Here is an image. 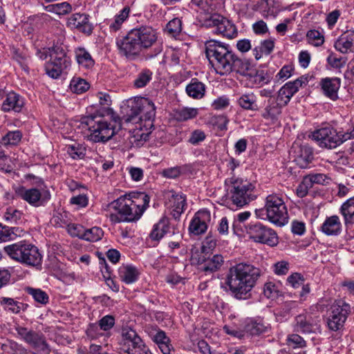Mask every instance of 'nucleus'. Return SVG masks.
<instances>
[{
	"instance_id": "e433bc0d",
	"label": "nucleus",
	"mask_w": 354,
	"mask_h": 354,
	"mask_svg": "<svg viewBox=\"0 0 354 354\" xmlns=\"http://www.w3.org/2000/svg\"><path fill=\"white\" fill-rule=\"evenodd\" d=\"M0 304L3 306V308L12 313L18 314L21 310H26L28 308V304L19 302L15 301L12 298L9 297H2L0 299Z\"/></svg>"
},
{
	"instance_id": "ea45409f",
	"label": "nucleus",
	"mask_w": 354,
	"mask_h": 354,
	"mask_svg": "<svg viewBox=\"0 0 354 354\" xmlns=\"http://www.w3.org/2000/svg\"><path fill=\"white\" fill-rule=\"evenodd\" d=\"M223 263V257L220 254H215L212 258H207V261L203 265L202 270L205 272H214L217 271Z\"/></svg>"
},
{
	"instance_id": "4d7b16f0",
	"label": "nucleus",
	"mask_w": 354,
	"mask_h": 354,
	"mask_svg": "<svg viewBox=\"0 0 354 354\" xmlns=\"http://www.w3.org/2000/svg\"><path fill=\"white\" fill-rule=\"evenodd\" d=\"M50 7V10L59 15H66L70 12L72 10L71 6L67 2L53 4Z\"/></svg>"
},
{
	"instance_id": "9d476101",
	"label": "nucleus",
	"mask_w": 354,
	"mask_h": 354,
	"mask_svg": "<svg viewBox=\"0 0 354 354\" xmlns=\"http://www.w3.org/2000/svg\"><path fill=\"white\" fill-rule=\"evenodd\" d=\"M230 183L232 185L230 190V198L236 207H242L256 199L255 187L252 183L243 182L242 179L234 176L230 178Z\"/></svg>"
},
{
	"instance_id": "3c124183",
	"label": "nucleus",
	"mask_w": 354,
	"mask_h": 354,
	"mask_svg": "<svg viewBox=\"0 0 354 354\" xmlns=\"http://www.w3.org/2000/svg\"><path fill=\"white\" fill-rule=\"evenodd\" d=\"M306 37L308 42L315 46H320L324 42V35L317 30H310L307 32Z\"/></svg>"
},
{
	"instance_id": "49530a36",
	"label": "nucleus",
	"mask_w": 354,
	"mask_h": 354,
	"mask_svg": "<svg viewBox=\"0 0 354 354\" xmlns=\"http://www.w3.org/2000/svg\"><path fill=\"white\" fill-rule=\"evenodd\" d=\"M22 138V133L19 131L8 132L1 138V143L3 145H17Z\"/></svg>"
},
{
	"instance_id": "603ef678",
	"label": "nucleus",
	"mask_w": 354,
	"mask_h": 354,
	"mask_svg": "<svg viewBox=\"0 0 354 354\" xmlns=\"http://www.w3.org/2000/svg\"><path fill=\"white\" fill-rule=\"evenodd\" d=\"M100 330L109 331L115 325V317L113 315H105L102 317L97 324Z\"/></svg>"
},
{
	"instance_id": "72a5a7b5",
	"label": "nucleus",
	"mask_w": 354,
	"mask_h": 354,
	"mask_svg": "<svg viewBox=\"0 0 354 354\" xmlns=\"http://www.w3.org/2000/svg\"><path fill=\"white\" fill-rule=\"evenodd\" d=\"M70 65L60 62L50 60L45 65V71L46 73L52 78H58L64 70L66 69Z\"/></svg>"
},
{
	"instance_id": "58836bf2",
	"label": "nucleus",
	"mask_w": 354,
	"mask_h": 354,
	"mask_svg": "<svg viewBox=\"0 0 354 354\" xmlns=\"http://www.w3.org/2000/svg\"><path fill=\"white\" fill-rule=\"evenodd\" d=\"M295 328L297 332L310 333L314 330V325L310 322L306 315H299L295 318Z\"/></svg>"
},
{
	"instance_id": "4be33fe9",
	"label": "nucleus",
	"mask_w": 354,
	"mask_h": 354,
	"mask_svg": "<svg viewBox=\"0 0 354 354\" xmlns=\"http://www.w3.org/2000/svg\"><path fill=\"white\" fill-rule=\"evenodd\" d=\"M24 106V100L21 96L15 92H10L2 104V110L5 112L14 111L20 112Z\"/></svg>"
},
{
	"instance_id": "f3484780",
	"label": "nucleus",
	"mask_w": 354,
	"mask_h": 354,
	"mask_svg": "<svg viewBox=\"0 0 354 354\" xmlns=\"http://www.w3.org/2000/svg\"><path fill=\"white\" fill-rule=\"evenodd\" d=\"M308 78L301 76L295 81L286 83L277 92L275 100L284 107L290 102L291 97L299 91L301 87H304L308 84Z\"/></svg>"
},
{
	"instance_id": "6e6d98bb",
	"label": "nucleus",
	"mask_w": 354,
	"mask_h": 354,
	"mask_svg": "<svg viewBox=\"0 0 354 354\" xmlns=\"http://www.w3.org/2000/svg\"><path fill=\"white\" fill-rule=\"evenodd\" d=\"M288 344L292 346L293 348H304L306 346V342L300 335L297 334H291L288 335Z\"/></svg>"
},
{
	"instance_id": "79ce46f5",
	"label": "nucleus",
	"mask_w": 354,
	"mask_h": 354,
	"mask_svg": "<svg viewBox=\"0 0 354 354\" xmlns=\"http://www.w3.org/2000/svg\"><path fill=\"white\" fill-rule=\"evenodd\" d=\"M198 113L197 109L184 107L175 111L174 118L177 121L183 122L196 118Z\"/></svg>"
},
{
	"instance_id": "423d86ee",
	"label": "nucleus",
	"mask_w": 354,
	"mask_h": 354,
	"mask_svg": "<svg viewBox=\"0 0 354 354\" xmlns=\"http://www.w3.org/2000/svg\"><path fill=\"white\" fill-rule=\"evenodd\" d=\"M258 217L266 216V218L271 223L283 226L288 223V214L286 205L282 196L277 194H272L266 198L265 206L263 208L256 210Z\"/></svg>"
},
{
	"instance_id": "4c0bfd02",
	"label": "nucleus",
	"mask_w": 354,
	"mask_h": 354,
	"mask_svg": "<svg viewBox=\"0 0 354 354\" xmlns=\"http://www.w3.org/2000/svg\"><path fill=\"white\" fill-rule=\"evenodd\" d=\"M232 72H236L242 75H248V71L250 70L251 64L248 59H242L234 55V58L231 63Z\"/></svg>"
},
{
	"instance_id": "1a4fd4ad",
	"label": "nucleus",
	"mask_w": 354,
	"mask_h": 354,
	"mask_svg": "<svg viewBox=\"0 0 354 354\" xmlns=\"http://www.w3.org/2000/svg\"><path fill=\"white\" fill-rule=\"evenodd\" d=\"M110 206L117 211V214H111L110 219L114 223L133 222L138 220L142 215L132 201L127 199V196H122L113 201Z\"/></svg>"
},
{
	"instance_id": "774afa93",
	"label": "nucleus",
	"mask_w": 354,
	"mask_h": 354,
	"mask_svg": "<svg viewBox=\"0 0 354 354\" xmlns=\"http://www.w3.org/2000/svg\"><path fill=\"white\" fill-rule=\"evenodd\" d=\"M308 179L310 185L313 187L314 184L324 185L326 180L328 179L324 174H313L305 176Z\"/></svg>"
},
{
	"instance_id": "2eb2a0df",
	"label": "nucleus",
	"mask_w": 354,
	"mask_h": 354,
	"mask_svg": "<svg viewBox=\"0 0 354 354\" xmlns=\"http://www.w3.org/2000/svg\"><path fill=\"white\" fill-rule=\"evenodd\" d=\"M15 192L18 197L35 207L43 205L50 198L49 191L44 188L26 189L24 187H20L16 189Z\"/></svg>"
},
{
	"instance_id": "6ab92c4d",
	"label": "nucleus",
	"mask_w": 354,
	"mask_h": 354,
	"mask_svg": "<svg viewBox=\"0 0 354 354\" xmlns=\"http://www.w3.org/2000/svg\"><path fill=\"white\" fill-rule=\"evenodd\" d=\"M342 230V224L337 215L326 217L320 227V231L326 236H338Z\"/></svg>"
},
{
	"instance_id": "09e8293b",
	"label": "nucleus",
	"mask_w": 354,
	"mask_h": 354,
	"mask_svg": "<svg viewBox=\"0 0 354 354\" xmlns=\"http://www.w3.org/2000/svg\"><path fill=\"white\" fill-rule=\"evenodd\" d=\"M26 292L32 296L34 299L39 304H46L48 302V295L41 289L28 287L26 288Z\"/></svg>"
},
{
	"instance_id": "864d4df0",
	"label": "nucleus",
	"mask_w": 354,
	"mask_h": 354,
	"mask_svg": "<svg viewBox=\"0 0 354 354\" xmlns=\"http://www.w3.org/2000/svg\"><path fill=\"white\" fill-rule=\"evenodd\" d=\"M182 30V22L178 18H174L167 24V30L172 36L178 35Z\"/></svg>"
},
{
	"instance_id": "de8ad7c7",
	"label": "nucleus",
	"mask_w": 354,
	"mask_h": 354,
	"mask_svg": "<svg viewBox=\"0 0 354 354\" xmlns=\"http://www.w3.org/2000/svg\"><path fill=\"white\" fill-rule=\"evenodd\" d=\"M245 330L251 335H259L268 332V327L261 322L251 321L246 325Z\"/></svg>"
},
{
	"instance_id": "20e7f679",
	"label": "nucleus",
	"mask_w": 354,
	"mask_h": 354,
	"mask_svg": "<svg viewBox=\"0 0 354 354\" xmlns=\"http://www.w3.org/2000/svg\"><path fill=\"white\" fill-rule=\"evenodd\" d=\"M205 46L206 57L216 73L225 75L232 73L231 63L235 53L230 46L214 39L207 41Z\"/></svg>"
},
{
	"instance_id": "37998d69",
	"label": "nucleus",
	"mask_w": 354,
	"mask_h": 354,
	"mask_svg": "<svg viewBox=\"0 0 354 354\" xmlns=\"http://www.w3.org/2000/svg\"><path fill=\"white\" fill-rule=\"evenodd\" d=\"M90 88V84L84 79L74 77L70 83V88L74 93L82 94Z\"/></svg>"
},
{
	"instance_id": "b1692460",
	"label": "nucleus",
	"mask_w": 354,
	"mask_h": 354,
	"mask_svg": "<svg viewBox=\"0 0 354 354\" xmlns=\"http://www.w3.org/2000/svg\"><path fill=\"white\" fill-rule=\"evenodd\" d=\"M340 86V79L338 77H326L322 80V88L326 95L331 100L337 98V91Z\"/></svg>"
},
{
	"instance_id": "aec40b11",
	"label": "nucleus",
	"mask_w": 354,
	"mask_h": 354,
	"mask_svg": "<svg viewBox=\"0 0 354 354\" xmlns=\"http://www.w3.org/2000/svg\"><path fill=\"white\" fill-rule=\"evenodd\" d=\"M210 218V215L207 212H198L196 213L194 217L192 220L189 230L190 232L199 235L206 232L207 225L206 221Z\"/></svg>"
},
{
	"instance_id": "c03bdc74",
	"label": "nucleus",
	"mask_w": 354,
	"mask_h": 354,
	"mask_svg": "<svg viewBox=\"0 0 354 354\" xmlns=\"http://www.w3.org/2000/svg\"><path fill=\"white\" fill-rule=\"evenodd\" d=\"M4 218L10 224H21L24 221V214L13 207H9L4 214Z\"/></svg>"
},
{
	"instance_id": "a211bd4d",
	"label": "nucleus",
	"mask_w": 354,
	"mask_h": 354,
	"mask_svg": "<svg viewBox=\"0 0 354 354\" xmlns=\"http://www.w3.org/2000/svg\"><path fill=\"white\" fill-rule=\"evenodd\" d=\"M68 26L79 31L90 35L93 28L88 21V16L85 14L75 13L72 15L68 19Z\"/></svg>"
},
{
	"instance_id": "412c9836",
	"label": "nucleus",
	"mask_w": 354,
	"mask_h": 354,
	"mask_svg": "<svg viewBox=\"0 0 354 354\" xmlns=\"http://www.w3.org/2000/svg\"><path fill=\"white\" fill-rule=\"evenodd\" d=\"M283 106L275 98H268L261 115L265 120H277L281 113Z\"/></svg>"
},
{
	"instance_id": "dca6fc26",
	"label": "nucleus",
	"mask_w": 354,
	"mask_h": 354,
	"mask_svg": "<svg viewBox=\"0 0 354 354\" xmlns=\"http://www.w3.org/2000/svg\"><path fill=\"white\" fill-rule=\"evenodd\" d=\"M312 137L320 142V146L328 149H334L344 142L342 133H337L332 127H326L315 131Z\"/></svg>"
},
{
	"instance_id": "c85d7f7f",
	"label": "nucleus",
	"mask_w": 354,
	"mask_h": 354,
	"mask_svg": "<svg viewBox=\"0 0 354 354\" xmlns=\"http://www.w3.org/2000/svg\"><path fill=\"white\" fill-rule=\"evenodd\" d=\"M153 342L156 343L160 349L162 354H169L170 350H173L174 347L171 344V340L166 333L162 330H158L153 335Z\"/></svg>"
},
{
	"instance_id": "ddd939ff",
	"label": "nucleus",
	"mask_w": 354,
	"mask_h": 354,
	"mask_svg": "<svg viewBox=\"0 0 354 354\" xmlns=\"http://www.w3.org/2000/svg\"><path fill=\"white\" fill-rule=\"evenodd\" d=\"M246 232L256 242L274 246L278 243L276 232L260 223H250L246 226Z\"/></svg>"
},
{
	"instance_id": "f8f14e48",
	"label": "nucleus",
	"mask_w": 354,
	"mask_h": 354,
	"mask_svg": "<svg viewBox=\"0 0 354 354\" xmlns=\"http://www.w3.org/2000/svg\"><path fill=\"white\" fill-rule=\"evenodd\" d=\"M17 334L21 338L32 348L41 354H50V346L48 344L44 335L33 330H28L26 327L18 326L16 328Z\"/></svg>"
},
{
	"instance_id": "bf43d9fd",
	"label": "nucleus",
	"mask_w": 354,
	"mask_h": 354,
	"mask_svg": "<svg viewBox=\"0 0 354 354\" xmlns=\"http://www.w3.org/2000/svg\"><path fill=\"white\" fill-rule=\"evenodd\" d=\"M294 68L291 65L283 66L279 72L276 75L275 77L277 81H285L292 76Z\"/></svg>"
},
{
	"instance_id": "bb28decb",
	"label": "nucleus",
	"mask_w": 354,
	"mask_h": 354,
	"mask_svg": "<svg viewBox=\"0 0 354 354\" xmlns=\"http://www.w3.org/2000/svg\"><path fill=\"white\" fill-rule=\"evenodd\" d=\"M48 53L50 57V60L60 62L70 65L71 59L67 56L66 47L63 44H56L53 47L48 48Z\"/></svg>"
},
{
	"instance_id": "0e129e2a",
	"label": "nucleus",
	"mask_w": 354,
	"mask_h": 354,
	"mask_svg": "<svg viewBox=\"0 0 354 354\" xmlns=\"http://www.w3.org/2000/svg\"><path fill=\"white\" fill-rule=\"evenodd\" d=\"M182 174V167L176 166L163 169L162 174L164 177L168 178H176Z\"/></svg>"
},
{
	"instance_id": "a878e982",
	"label": "nucleus",
	"mask_w": 354,
	"mask_h": 354,
	"mask_svg": "<svg viewBox=\"0 0 354 354\" xmlns=\"http://www.w3.org/2000/svg\"><path fill=\"white\" fill-rule=\"evenodd\" d=\"M169 230V221L166 217H162L153 226L149 234V238L152 241H159Z\"/></svg>"
},
{
	"instance_id": "f704fd0d",
	"label": "nucleus",
	"mask_w": 354,
	"mask_h": 354,
	"mask_svg": "<svg viewBox=\"0 0 354 354\" xmlns=\"http://www.w3.org/2000/svg\"><path fill=\"white\" fill-rule=\"evenodd\" d=\"M140 272L138 269L131 266H126L120 268L119 275L124 283L129 284L135 282L138 279Z\"/></svg>"
},
{
	"instance_id": "8fccbe9b",
	"label": "nucleus",
	"mask_w": 354,
	"mask_h": 354,
	"mask_svg": "<svg viewBox=\"0 0 354 354\" xmlns=\"http://www.w3.org/2000/svg\"><path fill=\"white\" fill-rule=\"evenodd\" d=\"M103 234L104 232L101 228L94 227L91 229L85 230L83 239L90 242H95L102 239Z\"/></svg>"
},
{
	"instance_id": "f257e3e1",
	"label": "nucleus",
	"mask_w": 354,
	"mask_h": 354,
	"mask_svg": "<svg viewBox=\"0 0 354 354\" xmlns=\"http://www.w3.org/2000/svg\"><path fill=\"white\" fill-rule=\"evenodd\" d=\"M116 46L120 55L131 61L138 59L144 50L153 48V53L147 55L149 58L162 51L157 30L147 25H138L131 29L124 37L117 40Z\"/></svg>"
},
{
	"instance_id": "2f4dec72",
	"label": "nucleus",
	"mask_w": 354,
	"mask_h": 354,
	"mask_svg": "<svg viewBox=\"0 0 354 354\" xmlns=\"http://www.w3.org/2000/svg\"><path fill=\"white\" fill-rule=\"evenodd\" d=\"M186 93L192 98H202L205 93V86L203 82L198 81V79L193 78L186 86Z\"/></svg>"
},
{
	"instance_id": "39448f33",
	"label": "nucleus",
	"mask_w": 354,
	"mask_h": 354,
	"mask_svg": "<svg viewBox=\"0 0 354 354\" xmlns=\"http://www.w3.org/2000/svg\"><path fill=\"white\" fill-rule=\"evenodd\" d=\"M127 114L119 118L124 123H137L145 121L144 127L151 128L156 115L153 102L147 97H138L129 102Z\"/></svg>"
},
{
	"instance_id": "9b49d317",
	"label": "nucleus",
	"mask_w": 354,
	"mask_h": 354,
	"mask_svg": "<svg viewBox=\"0 0 354 354\" xmlns=\"http://www.w3.org/2000/svg\"><path fill=\"white\" fill-rule=\"evenodd\" d=\"M348 313V304L340 301L333 304L328 311L326 317V324L328 329L333 332L343 330Z\"/></svg>"
},
{
	"instance_id": "e2e57ef3",
	"label": "nucleus",
	"mask_w": 354,
	"mask_h": 354,
	"mask_svg": "<svg viewBox=\"0 0 354 354\" xmlns=\"http://www.w3.org/2000/svg\"><path fill=\"white\" fill-rule=\"evenodd\" d=\"M287 281L291 286L296 288L303 285L304 278L300 273L295 272L288 277Z\"/></svg>"
},
{
	"instance_id": "680f3d73",
	"label": "nucleus",
	"mask_w": 354,
	"mask_h": 354,
	"mask_svg": "<svg viewBox=\"0 0 354 354\" xmlns=\"http://www.w3.org/2000/svg\"><path fill=\"white\" fill-rule=\"evenodd\" d=\"M310 188H312L310 183H309L308 178L304 177L302 182L298 185L297 188V195L300 198H303L308 194V190Z\"/></svg>"
},
{
	"instance_id": "6e6552de",
	"label": "nucleus",
	"mask_w": 354,
	"mask_h": 354,
	"mask_svg": "<svg viewBox=\"0 0 354 354\" xmlns=\"http://www.w3.org/2000/svg\"><path fill=\"white\" fill-rule=\"evenodd\" d=\"M118 344L120 349L128 354H149V348L136 331L127 324L123 325L120 329Z\"/></svg>"
},
{
	"instance_id": "cd10ccee",
	"label": "nucleus",
	"mask_w": 354,
	"mask_h": 354,
	"mask_svg": "<svg viewBox=\"0 0 354 354\" xmlns=\"http://www.w3.org/2000/svg\"><path fill=\"white\" fill-rule=\"evenodd\" d=\"M24 230L19 227L3 226L0 224V242L16 239L23 236Z\"/></svg>"
},
{
	"instance_id": "f03ea898",
	"label": "nucleus",
	"mask_w": 354,
	"mask_h": 354,
	"mask_svg": "<svg viewBox=\"0 0 354 354\" xmlns=\"http://www.w3.org/2000/svg\"><path fill=\"white\" fill-rule=\"evenodd\" d=\"M261 270L248 263H238L231 267L225 277V283L232 295L237 299H247L261 276Z\"/></svg>"
},
{
	"instance_id": "052dcab7",
	"label": "nucleus",
	"mask_w": 354,
	"mask_h": 354,
	"mask_svg": "<svg viewBox=\"0 0 354 354\" xmlns=\"http://www.w3.org/2000/svg\"><path fill=\"white\" fill-rule=\"evenodd\" d=\"M68 233L73 236H77L83 239L85 229L81 225L70 223L67 225Z\"/></svg>"
},
{
	"instance_id": "7c9ffc66",
	"label": "nucleus",
	"mask_w": 354,
	"mask_h": 354,
	"mask_svg": "<svg viewBox=\"0 0 354 354\" xmlns=\"http://www.w3.org/2000/svg\"><path fill=\"white\" fill-rule=\"evenodd\" d=\"M127 199L132 201L138 210L142 211V214L149 206V196L145 192H131L127 196Z\"/></svg>"
},
{
	"instance_id": "a18cd8bd",
	"label": "nucleus",
	"mask_w": 354,
	"mask_h": 354,
	"mask_svg": "<svg viewBox=\"0 0 354 354\" xmlns=\"http://www.w3.org/2000/svg\"><path fill=\"white\" fill-rule=\"evenodd\" d=\"M153 73L148 68L142 69L137 75L133 82L136 88L145 87L152 78Z\"/></svg>"
},
{
	"instance_id": "4468645a",
	"label": "nucleus",
	"mask_w": 354,
	"mask_h": 354,
	"mask_svg": "<svg viewBox=\"0 0 354 354\" xmlns=\"http://www.w3.org/2000/svg\"><path fill=\"white\" fill-rule=\"evenodd\" d=\"M207 27L212 28L214 34L221 35L227 39L236 37L238 32L236 26L225 17L214 14L205 21Z\"/></svg>"
},
{
	"instance_id": "473e14b6",
	"label": "nucleus",
	"mask_w": 354,
	"mask_h": 354,
	"mask_svg": "<svg viewBox=\"0 0 354 354\" xmlns=\"http://www.w3.org/2000/svg\"><path fill=\"white\" fill-rule=\"evenodd\" d=\"M354 37L350 36L349 33L345 36L342 35L334 44L335 49L342 53H347L354 51Z\"/></svg>"
},
{
	"instance_id": "69168bd1",
	"label": "nucleus",
	"mask_w": 354,
	"mask_h": 354,
	"mask_svg": "<svg viewBox=\"0 0 354 354\" xmlns=\"http://www.w3.org/2000/svg\"><path fill=\"white\" fill-rule=\"evenodd\" d=\"M288 270L289 263L288 261H281L274 264V272L277 275H285Z\"/></svg>"
},
{
	"instance_id": "5701e85b",
	"label": "nucleus",
	"mask_w": 354,
	"mask_h": 354,
	"mask_svg": "<svg viewBox=\"0 0 354 354\" xmlns=\"http://www.w3.org/2000/svg\"><path fill=\"white\" fill-rule=\"evenodd\" d=\"M296 153L295 161L300 168H306L313 159V153L308 146H299Z\"/></svg>"
},
{
	"instance_id": "7ed1b4c3",
	"label": "nucleus",
	"mask_w": 354,
	"mask_h": 354,
	"mask_svg": "<svg viewBox=\"0 0 354 354\" xmlns=\"http://www.w3.org/2000/svg\"><path fill=\"white\" fill-rule=\"evenodd\" d=\"M119 117L114 118L113 122L103 115L96 113L84 116L81 119V124L87 127L90 133L88 139L94 142H105L115 133L116 129H121L124 122H120Z\"/></svg>"
},
{
	"instance_id": "393cba45",
	"label": "nucleus",
	"mask_w": 354,
	"mask_h": 354,
	"mask_svg": "<svg viewBox=\"0 0 354 354\" xmlns=\"http://www.w3.org/2000/svg\"><path fill=\"white\" fill-rule=\"evenodd\" d=\"M339 212L344 218V225L349 227L354 225V197L350 198L341 206Z\"/></svg>"
},
{
	"instance_id": "0eeeda50",
	"label": "nucleus",
	"mask_w": 354,
	"mask_h": 354,
	"mask_svg": "<svg viewBox=\"0 0 354 354\" xmlns=\"http://www.w3.org/2000/svg\"><path fill=\"white\" fill-rule=\"evenodd\" d=\"M6 254L22 263L31 266H40L42 256L38 248L26 241H21L17 243L4 247Z\"/></svg>"
},
{
	"instance_id": "a19ab883",
	"label": "nucleus",
	"mask_w": 354,
	"mask_h": 354,
	"mask_svg": "<svg viewBox=\"0 0 354 354\" xmlns=\"http://www.w3.org/2000/svg\"><path fill=\"white\" fill-rule=\"evenodd\" d=\"M173 205L172 212L173 216L175 218H178L180 214L184 212L185 207L187 205L185 196L181 194H173Z\"/></svg>"
},
{
	"instance_id": "338daca9",
	"label": "nucleus",
	"mask_w": 354,
	"mask_h": 354,
	"mask_svg": "<svg viewBox=\"0 0 354 354\" xmlns=\"http://www.w3.org/2000/svg\"><path fill=\"white\" fill-rule=\"evenodd\" d=\"M206 138L205 133L201 130H194L189 138V142L196 145L203 141Z\"/></svg>"
},
{
	"instance_id": "5fc2aeb1",
	"label": "nucleus",
	"mask_w": 354,
	"mask_h": 354,
	"mask_svg": "<svg viewBox=\"0 0 354 354\" xmlns=\"http://www.w3.org/2000/svg\"><path fill=\"white\" fill-rule=\"evenodd\" d=\"M86 149L82 146L77 145H70L67 148L68 153L73 158V159H82L85 156Z\"/></svg>"
},
{
	"instance_id": "c9c22d12",
	"label": "nucleus",
	"mask_w": 354,
	"mask_h": 354,
	"mask_svg": "<svg viewBox=\"0 0 354 354\" xmlns=\"http://www.w3.org/2000/svg\"><path fill=\"white\" fill-rule=\"evenodd\" d=\"M75 58L78 64L82 67L90 68L94 66L95 62L91 54L84 48H77L75 50Z\"/></svg>"
},
{
	"instance_id": "c756f323",
	"label": "nucleus",
	"mask_w": 354,
	"mask_h": 354,
	"mask_svg": "<svg viewBox=\"0 0 354 354\" xmlns=\"http://www.w3.org/2000/svg\"><path fill=\"white\" fill-rule=\"evenodd\" d=\"M237 104L244 110H259V107L257 104V97L253 92L242 94L237 99Z\"/></svg>"
},
{
	"instance_id": "13d9d810",
	"label": "nucleus",
	"mask_w": 354,
	"mask_h": 354,
	"mask_svg": "<svg viewBox=\"0 0 354 354\" xmlns=\"http://www.w3.org/2000/svg\"><path fill=\"white\" fill-rule=\"evenodd\" d=\"M263 293L268 299H274L279 296L278 288L272 282H268L264 285Z\"/></svg>"
}]
</instances>
